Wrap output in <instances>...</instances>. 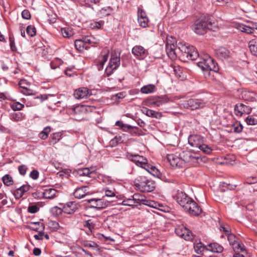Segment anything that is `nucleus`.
Segmentation results:
<instances>
[{
  "label": "nucleus",
  "instance_id": "nucleus-1",
  "mask_svg": "<svg viewBox=\"0 0 257 257\" xmlns=\"http://www.w3.org/2000/svg\"><path fill=\"white\" fill-rule=\"evenodd\" d=\"M177 47V49L183 53L182 57L191 60H196L198 58L200 60L197 63V65L204 72L206 78L210 76V71L216 72L219 70L217 63L207 54L200 56L193 46L182 43H179Z\"/></svg>",
  "mask_w": 257,
  "mask_h": 257
},
{
  "label": "nucleus",
  "instance_id": "nucleus-2",
  "mask_svg": "<svg viewBox=\"0 0 257 257\" xmlns=\"http://www.w3.org/2000/svg\"><path fill=\"white\" fill-rule=\"evenodd\" d=\"M215 24L209 20L206 21L203 20H197L195 21L193 26L194 32L199 35H203L207 30L215 31Z\"/></svg>",
  "mask_w": 257,
  "mask_h": 257
},
{
  "label": "nucleus",
  "instance_id": "nucleus-3",
  "mask_svg": "<svg viewBox=\"0 0 257 257\" xmlns=\"http://www.w3.org/2000/svg\"><path fill=\"white\" fill-rule=\"evenodd\" d=\"M180 156L183 161V165L186 163L195 166L201 160L199 155L187 151L182 152L180 154Z\"/></svg>",
  "mask_w": 257,
  "mask_h": 257
},
{
  "label": "nucleus",
  "instance_id": "nucleus-4",
  "mask_svg": "<svg viewBox=\"0 0 257 257\" xmlns=\"http://www.w3.org/2000/svg\"><path fill=\"white\" fill-rule=\"evenodd\" d=\"M131 160L136 163V164L140 166L142 168L146 170L148 173H150L151 170L153 169V167L155 166H152L148 163V160L144 158L142 156H140L139 155H131Z\"/></svg>",
  "mask_w": 257,
  "mask_h": 257
},
{
  "label": "nucleus",
  "instance_id": "nucleus-5",
  "mask_svg": "<svg viewBox=\"0 0 257 257\" xmlns=\"http://www.w3.org/2000/svg\"><path fill=\"white\" fill-rule=\"evenodd\" d=\"M206 103L202 99L191 98L185 101L183 104L184 106L191 110H195L203 108Z\"/></svg>",
  "mask_w": 257,
  "mask_h": 257
},
{
  "label": "nucleus",
  "instance_id": "nucleus-6",
  "mask_svg": "<svg viewBox=\"0 0 257 257\" xmlns=\"http://www.w3.org/2000/svg\"><path fill=\"white\" fill-rule=\"evenodd\" d=\"M120 65L119 57L112 55L110 58L108 65L105 69V73L107 76L111 75L113 71L116 70Z\"/></svg>",
  "mask_w": 257,
  "mask_h": 257
},
{
  "label": "nucleus",
  "instance_id": "nucleus-7",
  "mask_svg": "<svg viewBox=\"0 0 257 257\" xmlns=\"http://www.w3.org/2000/svg\"><path fill=\"white\" fill-rule=\"evenodd\" d=\"M174 198L177 203L182 206L184 210L188 206V204L192 200V199L183 192H178Z\"/></svg>",
  "mask_w": 257,
  "mask_h": 257
},
{
  "label": "nucleus",
  "instance_id": "nucleus-8",
  "mask_svg": "<svg viewBox=\"0 0 257 257\" xmlns=\"http://www.w3.org/2000/svg\"><path fill=\"white\" fill-rule=\"evenodd\" d=\"M109 54V50L107 48H104L101 52L100 55L96 60L97 68L99 71L101 70L103 68V65L107 60Z\"/></svg>",
  "mask_w": 257,
  "mask_h": 257
},
{
  "label": "nucleus",
  "instance_id": "nucleus-9",
  "mask_svg": "<svg viewBox=\"0 0 257 257\" xmlns=\"http://www.w3.org/2000/svg\"><path fill=\"white\" fill-rule=\"evenodd\" d=\"M234 112L237 116H241L243 113L249 114L251 111V108L246 104L240 103L235 105Z\"/></svg>",
  "mask_w": 257,
  "mask_h": 257
},
{
  "label": "nucleus",
  "instance_id": "nucleus-10",
  "mask_svg": "<svg viewBox=\"0 0 257 257\" xmlns=\"http://www.w3.org/2000/svg\"><path fill=\"white\" fill-rule=\"evenodd\" d=\"M30 224L31 225H39V227H29V228L36 231L39 232V233L38 234H35L34 235V238L36 240H43V235H44V224L43 223H41L40 222H31Z\"/></svg>",
  "mask_w": 257,
  "mask_h": 257
},
{
  "label": "nucleus",
  "instance_id": "nucleus-11",
  "mask_svg": "<svg viewBox=\"0 0 257 257\" xmlns=\"http://www.w3.org/2000/svg\"><path fill=\"white\" fill-rule=\"evenodd\" d=\"M185 210L193 216L199 215L202 211L200 206L193 199L190 201L188 206L185 208Z\"/></svg>",
  "mask_w": 257,
  "mask_h": 257
},
{
  "label": "nucleus",
  "instance_id": "nucleus-12",
  "mask_svg": "<svg viewBox=\"0 0 257 257\" xmlns=\"http://www.w3.org/2000/svg\"><path fill=\"white\" fill-rule=\"evenodd\" d=\"M215 54L221 60L227 59L230 56L229 50L223 47H220L215 49Z\"/></svg>",
  "mask_w": 257,
  "mask_h": 257
},
{
  "label": "nucleus",
  "instance_id": "nucleus-13",
  "mask_svg": "<svg viewBox=\"0 0 257 257\" xmlns=\"http://www.w3.org/2000/svg\"><path fill=\"white\" fill-rule=\"evenodd\" d=\"M167 160L173 167L182 168L183 166V161L181 156H177L174 154H169L167 156Z\"/></svg>",
  "mask_w": 257,
  "mask_h": 257
},
{
  "label": "nucleus",
  "instance_id": "nucleus-14",
  "mask_svg": "<svg viewBox=\"0 0 257 257\" xmlns=\"http://www.w3.org/2000/svg\"><path fill=\"white\" fill-rule=\"evenodd\" d=\"M132 53L139 59H143L147 55V50L142 46H135L132 50Z\"/></svg>",
  "mask_w": 257,
  "mask_h": 257
},
{
  "label": "nucleus",
  "instance_id": "nucleus-15",
  "mask_svg": "<svg viewBox=\"0 0 257 257\" xmlns=\"http://www.w3.org/2000/svg\"><path fill=\"white\" fill-rule=\"evenodd\" d=\"M86 201L91 204L87 207L88 208L101 209L105 208L106 206L102 199H91L86 200Z\"/></svg>",
  "mask_w": 257,
  "mask_h": 257
},
{
  "label": "nucleus",
  "instance_id": "nucleus-16",
  "mask_svg": "<svg viewBox=\"0 0 257 257\" xmlns=\"http://www.w3.org/2000/svg\"><path fill=\"white\" fill-rule=\"evenodd\" d=\"M177 46H175L174 43H170L169 41H167L166 45V51L168 56L172 60H175L177 58L176 50Z\"/></svg>",
  "mask_w": 257,
  "mask_h": 257
},
{
  "label": "nucleus",
  "instance_id": "nucleus-17",
  "mask_svg": "<svg viewBox=\"0 0 257 257\" xmlns=\"http://www.w3.org/2000/svg\"><path fill=\"white\" fill-rule=\"evenodd\" d=\"M175 232L178 236H181L186 240H189L193 238V233L185 227H183V230L182 228H176Z\"/></svg>",
  "mask_w": 257,
  "mask_h": 257
},
{
  "label": "nucleus",
  "instance_id": "nucleus-18",
  "mask_svg": "<svg viewBox=\"0 0 257 257\" xmlns=\"http://www.w3.org/2000/svg\"><path fill=\"white\" fill-rule=\"evenodd\" d=\"M91 91L86 87H82L76 90L74 93V97L78 99L86 98L90 95Z\"/></svg>",
  "mask_w": 257,
  "mask_h": 257
},
{
  "label": "nucleus",
  "instance_id": "nucleus-19",
  "mask_svg": "<svg viewBox=\"0 0 257 257\" xmlns=\"http://www.w3.org/2000/svg\"><path fill=\"white\" fill-rule=\"evenodd\" d=\"M168 101V98L165 96L153 97L148 100V103L151 105L160 106Z\"/></svg>",
  "mask_w": 257,
  "mask_h": 257
},
{
  "label": "nucleus",
  "instance_id": "nucleus-20",
  "mask_svg": "<svg viewBox=\"0 0 257 257\" xmlns=\"http://www.w3.org/2000/svg\"><path fill=\"white\" fill-rule=\"evenodd\" d=\"M188 143L192 147L197 148H199L203 143L200 136L197 135L190 136L188 138Z\"/></svg>",
  "mask_w": 257,
  "mask_h": 257
},
{
  "label": "nucleus",
  "instance_id": "nucleus-21",
  "mask_svg": "<svg viewBox=\"0 0 257 257\" xmlns=\"http://www.w3.org/2000/svg\"><path fill=\"white\" fill-rule=\"evenodd\" d=\"M88 193L87 187L84 186L77 188L73 193V195L76 198L81 199L84 197Z\"/></svg>",
  "mask_w": 257,
  "mask_h": 257
},
{
  "label": "nucleus",
  "instance_id": "nucleus-22",
  "mask_svg": "<svg viewBox=\"0 0 257 257\" xmlns=\"http://www.w3.org/2000/svg\"><path fill=\"white\" fill-rule=\"evenodd\" d=\"M143 187L141 188L140 190L142 192H150L153 191L155 188V182L151 180L148 179L144 184L143 185Z\"/></svg>",
  "mask_w": 257,
  "mask_h": 257
},
{
  "label": "nucleus",
  "instance_id": "nucleus-23",
  "mask_svg": "<svg viewBox=\"0 0 257 257\" xmlns=\"http://www.w3.org/2000/svg\"><path fill=\"white\" fill-rule=\"evenodd\" d=\"M150 174L159 178L164 182H171V181L170 179H167L164 175L162 174L156 167H153Z\"/></svg>",
  "mask_w": 257,
  "mask_h": 257
},
{
  "label": "nucleus",
  "instance_id": "nucleus-24",
  "mask_svg": "<svg viewBox=\"0 0 257 257\" xmlns=\"http://www.w3.org/2000/svg\"><path fill=\"white\" fill-rule=\"evenodd\" d=\"M142 111L144 114L149 117L156 118H160L162 117L161 113L149 109L147 107H144L142 109Z\"/></svg>",
  "mask_w": 257,
  "mask_h": 257
},
{
  "label": "nucleus",
  "instance_id": "nucleus-25",
  "mask_svg": "<svg viewBox=\"0 0 257 257\" xmlns=\"http://www.w3.org/2000/svg\"><path fill=\"white\" fill-rule=\"evenodd\" d=\"M248 46L251 54L257 57V37L250 40Z\"/></svg>",
  "mask_w": 257,
  "mask_h": 257
},
{
  "label": "nucleus",
  "instance_id": "nucleus-26",
  "mask_svg": "<svg viewBox=\"0 0 257 257\" xmlns=\"http://www.w3.org/2000/svg\"><path fill=\"white\" fill-rule=\"evenodd\" d=\"M207 250H210L213 252L221 253L223 250V247L217 243H211L208 244Z\"/></svg>",
  "mask_w": 257,
  "mask_h": 257
},
{
  "label": "nucleus",
  "instance_id": "nucleus-27",
  "mask_svg": "<svg viewBox=\"0 0 257 257\" xmlns=\"http://www.w3.org/2000/svg\"><path fill=\"white\" fill-rule=\"evenodd\" d=\"M57 192V190L55 189H46L43 193V196L46 199H52L55 197Z\"/></svg>",
  "mask_w": 257,
  "mask_h": 257
},
{
  "label": "nucleus",
  "instance_id": "nucleus-28",
  "mask_svg": "<svg viewBox=\"0 0 257 257\" xmlns=\"http://www.w3.org/2000/svg\"><path fill=\"white\" fill-rule=\"evenodd\" d=\"M240 97L244 100L250 102L254 101L255 99L253 96V93L247 91H242Z\"/></svg>",
  "mask_w": 257,
  "mask_h": 257
},
{
  "label": "nucleus",
  "instance_id": "nucleus-29",
  "mask_svg": "<svg viewBox=\"0 0 257 257\" xmlns=\"http://www.w3.org/2000/svg\"><path fill=\"white\" fill-rule=\"evenodd\" d=\"M148 179L146 177L144 176H138L134 181L135 186L140 189L141 188L143 187V185L147 181Z\"/></svg>",
  "mask_w": 257,
  "mask_h": 257
},
{
  "label": "nucleus",
  "instance_id": "nucleus-30",
  "mask_svg": "<svg viewBox=\"0 0 257 257\" xmlns=\"http://www.w3.org/2000/svg\"><path fill=\"white\" fill-rule=\"evenodd\" d=\"M156 86L154 84H150L143 86L141 88V92L144 94L152 93L155 92Z\"/></svg>",
  "mask_w": 257,
  "mask_h": 257
},
{
  "label": "nucleus",
  "instance_id": "nucleus-31",
  "mask_svg": "<svg viewBox=\"0 0 257 257\" xmlns=\"http://www.w3.org/2000/svg\"><path fill=\"white\" fill-rule=\"evenodd\" d=\"M75 46L76 49L79 51H82L84 49L88 50L89 48V47L86 45L82 39L76 40L75 41Z\"/></svg>",
  "mask_w": 257,
  "mask_h": 257
},
{
  "label": "nucleus",
  "instance_id": "nucleus-32",
  "mask_svg": "<svg viewBox=\"0 0 257 257\" xmlns=\"http://www.w3.org/2000/svg\"><path fill=\"white\" fill-rule=\"evenodd\" d=\"M236 187V185L231 184L225 182H222L219 185V189L222 192H224L228 190H234Z\"/></svg>",
  "mask_w": 257,
  "mask_h": 257
},
{
  "label": "nucleus",
  "instance_id": "nucleus-33",
  "mask_svg": "<svg viewBox=\"0 0 257 257\" xmlns=\"http://www.w3.org/2000/svg\"><path fill=\"white\" fill-rule=\"evenodd\" d=\"M62 133L61 132L53 133L51 136L50 145L54 146L62 138Z\"/></svg>",
  "mask_w": 257,
  "mask_h": 257
},
{
  "label": "nucleus",
  "instance_id": "nucleus-34",
  "mask_svg": "<svg viewBox=\"0 0 257 257\" xmlns=\"http://www.w3.org/2000/svg\"><path fill=\"white\" fill-rule=\"evenodd\" d=\"M115 125L117 126H119V127H120V128L122 129V131L124 132H127V130L128 129L138 128L137 127H133L131 125L124 124L122 121L119 120H117L115 122Z\"/></svg>",
  "mask_w": 257,
  "mask_h": 257
},
{
  "label": "nucleus",
  "instance_id": "nucleus-35",
  "mask_svg": "<svg viewBox=\"0 0 257 257\" xmlns=\"http://www.w3.org/2000/svg\"><path fill=\"white\" fill-rule=\"evenodd\" d=\"M93 171H91L88 168H83L80 169L77 171V173L79 176H88L90 177V175L93 173Z\"/></svg>",
  "mask_w": 257,
  "mask_h": 257
},
{
  "label": "nucleus",
  "instance_id": "nucleus-36",
  "mask_svg": "<svg viewBox=\"0 0 257 257\" xmlns=\"http://www.w3.org/2000/svg\"><path fill=\"white\" fill-rule=\"evenodd\" d=\"M231 246L232 247L233 250L235 252L239 251L243 252L245 250L243 245L239 241V240L235 242Z\"/></svg>",
  "mask_w": 257,
  "mask_h": 257
},
{
  "label": "nucleus",
  "instance_id": "nucleus-37",
  "mask_svg": "<svg viewBox=\"0 0 257 257\" xmlns=\"http://www.w3.org/2000/svg\"><path fill=\"white\" fill-rule=\"evenodd\" d=\"M141 204L153 207V208H157L158 206H160L159 204H158L156 202L152 201V200L146 199L145 198V197L144 198V199L143 201H142V202L141 203Z\"/></svg>",
  "mask_w": 257,
  "mask_h": 257
},
{
  "label": "nucleus",
  "instance_id": "nucleus-38",
  "mask_svg": "<svg viewBox=\"0 0 257 257\" xmlns=\"http://www.w3.org/2000/svg\"><path fill=\"white\" fill-rule=\"evenodd\" d=\"M2 180L4 184L7 186L12 185L14 182L12 177L9 174H6L3 176Z\"/></svg>",
  "mask_w": 257,
  "mask_h": 257
},
{
  "label": "nucleus",
  "instance_id": "nucleus-39",
  "mask_svg": "<svg viewBox=\"0 0 257 257\" xmlns=\"http://www.w3.org/2000/svg\"><path fill=\"white\" fill-rule=\"evenodd\" d=\"M83 245L85 247H90L94 250H99V246L94 242H91L89 241H84L83 242Z\"/></svg>",
  "mask_w": 257,
  "mask_h": 257
},
{
  "label": "nucleus",
  "instance_id": "nucleus-40",
  "mask_svg": "<svg viewBox=\"0 0 257 257\" xmlns=\"http://www.w3.org/2000/svg\"><path fill=\"white\" fill-rule=\"evenodd\" d=\"M67 204L70 208V209L71 210V212H76L80 207L79 204L75 201L69 202L67 203Z\"/></svg>",
  "mask_w": 257,
  "mask_h": 257
},
{
  "label": "nucleus",
  "instance_id": "nucleus-41",
  "mask_svg": "<svg viewBox=\"0 0 257 257\" xmlns=\"http://www.w3.org/2000/svg\"><path fill=\"white\" fill-rule=\"evenodd\" d=\"M104 24L103 21H99L98 22L93 21L90 24V28L92 29H100Z\"/></svg>",
  "mask_w": 257,
  "mask_h": 257
},
{
  "label": "nucleus",
  "instance_id": "nucleus-42",
  "mask_svg": "<svg viewBox=\"0 0 257 257\" xmlns=\"http://www.w3.org/2000/svg\"><path fill=\"white\" fill-rule=\"evenodd\" d=\"M51 131V128L50 126L45 127L43 131L40 133L39 136L43 140H45L47 138L48 134Z\"/></svg>",
  "mask_w": 257,
  "mask_h": 257
},
{
  "label": "nucleus",
  "instance_id": "nucleus-43",
  "mask_svg": "<svg viewBox=\"0 0 257 257\" xmlns=\"http://www.w3.org/2000/svg\"><path fill=\"white\" fill-rule=\"evenodd\" d=\"M10 119L14 121H19L22 119V113L21 112L13 113L10 115Z\"/></svg>",
  "mask_w": 257,
  "mask_h": 257
},
{
  "label": "nucleus",
  "instance_id": "nucleus-44",
  "mask_svg": "<svg viewBox=\"0 0 257 257\" xmlns=\"http://www.w3.org/2000/svg\"><path fill=\"white\" fill-rule=\"evenodd\" d=\"M232 127L234 132L236 133H240L243 129V126L239 122H236L233 123L232 125Z\"/></svg>",
  "mask_w": 257,
  "mask_h": 257
},
{
  "label": "nucleus",
  "instance_id": "nucleus-45",
  "mask_svg": "<svg viewBox=\"0 0 257 257\" xmlns=\"http://www.w3.org/2000/svg\"><path fill=\"white\" fill-rule=\"evenodd\" d=\"M122 204L124 206H137V204H135L134 199H133V198H127L126 199H124L122 202Z\"/></svg>",
  "mask_w": 257,
  "mask_h": 257
},
{
  "label": "nucleus",
  "instance_id": "nucleus-46",
  "mask_svg": "<svg viewBox=\"0 0 257 257\" xmlns=\"http://www.w3.org/2000/svg\"><path fill=\"white\" fill-rule=\"evenodd\" d=\"M26 31L27 34L31 37H34L36 34V29L34 26L29 25L27 27Z\"/></svg>",
  "mask_w": 257,
  "mask_h": 257
},
{
  "label": "nucleus",
  "instance_id": "nucleus-47",
  "mask_svg": "<svg viewBox=\"0 0 257 257\" xmlns=\"http://www.w3.org/2000/svg\"><path fill=\"white\" fill-rule=\"evenodd\" d=\"M201 151H202L203 153L206 154H210L212 150L209 146L204 144L203 143L202 144L200 147L199 148Z\"/></svg>",
  "mask_w": 257,
  "mask_h": 257
},
{
  "label": "nucleus",
  "instance_id": "nucleus-48",
  "mask_svg": "<svg viewBox=\"0 0 257 257\" xmlns=\"http://www.w3.org/2000/svg\"><path fill=\"white\" fill-rule=\"evenodd\" d=\"M132 197L133 198V199H134L135 202L136 204H140V203L139 202L140 201L141 203L143 201L145 196L140 194H135Z\"/></svg>",
  "mask_w": 257,
  "mask_h": 257
},
{
  "label": "nucleus",
  "instance_id": "nucleus-49",
  "mask_svg": "<svg viewBox=\"0 0 257 257\" xmlns=\"http://www.w3.org/2000/svg\"><path fill=\"white\" fill-rule=\"evenodd\" d=\"M50 211L54 216H57L62 214L63 209L59 207L55 206L51 209Z\"/></svg>",
  "mask_w": 257,
  "mask_h": 257
},
{
  "label": "nucleus",
  "instance_id": "nucleus-50",
  "mask_svg": "<svg viewBox=\"0 0 257 257\" xmlns=\"http://www.w3.org/2000/svg\"><path fill=\"white\" fill-rule=\"evenodd\" d=\"M245 121L248 125H253L257 124V119L252 115L248 116L245 119Z\"/></svg>",
  "mask_w": 257,
  "mask_h": 257
},
{
  "label": "nucleus",
  "instance_id": "nucleus-51",
  "mask_svg": "<svg viewBox=\"0 0 257 257\" xmlns=\"http://www.w3.org/2000/svg\"><path fill=\"white\" fill-rule=\"evenodd\" d=\"M227 238L231 246L233 245L235 242L238 240V239L236 237V236L232 233L228 234Z\"/></svg>",
  "mask_w": 257,
  "mask_h": 257
},
{
  "label": "nucleus",
  "instance_id": "nucleus-52",
  "mask_svg": "<svg viewBox=\"0 0 257 257\" xmlns=\"http://www.w3.org/2000/svg\"><path fill=\"white\" fill-rule=\"evenodd\" d=\"M138 22L141 27L146 28L148 25L149 19L148 17L138 19Z\"/></svg>",
  "mask_w": 257,
  "mask_h": 257
},
{
  "label": "nucleus",
  "instance_id": "nucleus-53",
  "mask_svg": "<svg viewBox=\"0 0 257 257\" xmlns=\"http://www.w3.org/2000/svg\"><path fill=\"white\" fill-rule=\"evenodd\" d=\"M24 107V104H21V103L18 102L14 103L12 105V108L14 111L22 110Z\"/></svg>",
  "mask_w": 257,
  "mask_h": 257
},
{
  "label": "nucleus",
  "instance_id": "nucleus-54",
  "mask_svg": "<svg viewBox=\"0 0 257 257\" xmlns=\"http://www.w3.org/2000/svg\"><path fill=\"white\" fill-rule=\"evenodd\" d=\"M24 194V193L22 192V190L20 187L13 192V195L16 199H20L23 196Z\"/></svg>",
  "mask_w": 257,
  "mask_h": 257
},
{
  "label": "nucleus",
  "instance_id": "nucleus-55",
  "mask_svg": "<svg viewBox=\"0 0 257 257\" xmlns=\"http://www.w3.org/2000/svg\"><path fill=\"white\" fill-rule=\"evenodd\" d=\"M205 249V247L202 245L201 243H198L194 245V249L196 253H200L203 252Z\"/></svg>",
  "mask_w": 257,
  "mask_h": 257
},
{
  "label": "nucleus",
  "instance_id": "nucleus-56",
  "mask_svg": "<svg viewBox=\"0 0 257 257\" xmlns=\"http://www.w3.org/2000/svg\"><path fill=\"white\" fill-rule=\"evenodd\" d=\"M27 169V167L25 165H20L18 167L19 172L22 176H24L26 174Z\"/></svg>",
  "mask_w": 257,
  "mask_h": 257
},
{
  "label": "nucleus",
  "instance_id": "nucleus-57",
  "mask_svg": "<svg viewBox=\"0 0 257 257\" xmlns=\"http://www.w3.org/2000/svg\"><path fill=\"white\" fill-rule=\"evenodd\" d=\"M39 209L37 205H30L28 208V211L30 213H35L39 211Z\"/></svg>",
  "mask_w": 257,
  "mask_h": 257
},
{
  "label": "nucleus",
  "instance_id": "nucleus-58",
  "mask_svg": "<svg viewBox=\"0 0 257 257\" xmlns=\"http://www.w3.org/2000/svg\"><path fill=\"white\" fill-rule=\"evenodd\" d=\"M19 85L23 90L27 89V86L29 85V83L25 79H22L20 81Z\"/></svg>",
  "mask_w": 257,
  "mask_h": 257
},
{
  "label": "nucleus",
  "instance_id": "nucleus-59",
  "mask_svg": "<svg viewBox=\"0 0 257 257\" xmlns=\"http://www.w3.org/2000/svg\"><path fill=\"white\" fill-rule=\"evenodd\" d=\"M84 225L87 227L89 230H91L94 227V224L90 219L85 221Z\"/></svg>",
  "mask_w": 257,
  "mask_h": 257
},
{
  "label": "nucleus",
  "instance_id": "nucleus-60",
  "mask_svg": "<svg viewBox=\"0 0 257 257\" xmlns=\"http://www.w3.org/2000/svg\"><path fill=\"white\" fill-rule=\"evenodd\" d=\"M22 17L23 19L29 20L31 18V14L28 10H25L22 12Z\"/></svg>",
  "mask_w": 257,
  "mask_h": 257
},
{
  "label": "nucleus",
  "instance_id": "nucleus-61",
  "mask_svg": "<svg viewBox=\"0 0 257 257\" xmlns=\"http://www.w3.org/2000/svg\"><path fill=\"white\" fill-rule=\"evenodd\" d=\"M254 31V30L253 29L244 25L241 32L245 33L246 34H252L253 33Z\"/></svg>",
  "mask_w": 257,
  "mask_h": 257
},
{
  "label": "nucleus",
  "instance_id": "nucleus-62",
  "mask_svg": "<svg viewBox=\"0 0 257 257\" xmlns=\"http://www.w3.org/2000/svg\"><path fill=\"white\" fill-rule=\"evenodd\" d=\"M39 172L36 170H33L30 174V177L34 180H36L39 177Z\"/></svg>",
  "mask_w": 257,
  "mask_h": 257
},
{
  "label": "nucleus",
  "instance_id": "nucleus-63",
  "mask_svg": "<svg viewBox=\"0 0 257 257\" xmlns=\"http://www.w3.org/2000/svg\"><path fill=\"white\" fill-rule=\"evenodd\" d=\"M105 195L106 197H114L115 194L113 190L106 189L105 191Z\"/></svg>",
  "mask_w": 257,
  "mask_h": 257
},
{
  "label": "nucleus",
  "instance_id": "nucleus-64",
  "mask_svg": "<svg viewBox=\"0 0 257 257\" xmlns=\"http://www.w3.org/2000/svg\"><path fill=\"white\" fill-rule=\"evenodd\" d=\"M125 96V92H121L116 94L113 96V97H115V99L119 100L123 98Z\"/></svg>",
  "mask_w": 257,
  "mask_h": 257
}]
</instances>
